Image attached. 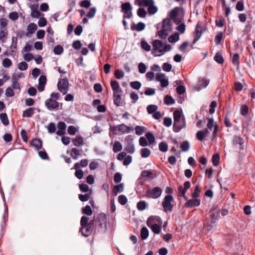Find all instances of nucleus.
<instances>
[{
	"label": "nucleus",
	"mask_w": 255,
	"mask_h": 255,
	"mask_svg": "<svg viewBox=\"0 0 255 255\" xmlns=\"http://www.w3.org/2000/svg\"><path fill=\"white\" fill-rule=\"evenodd\" d=\"M174 123L173 130L175 132H179L186 126L185 118L182 111L175 110L173 112Z\"/></svg>",
	"instance_id": "obj_1"
},
{
	"label": "nucleus",
	"mask_w": 255,
	"mask_h": 255,
	"mask_svg": "<svg viewBox=\"0 0 255 255\" xmlns=\"http://www.w3.org/2000/svg\"><path fill=\"white\" fill-rule=\"evenodd\" d=\"M60 98L59 93L52 92L49 98L45 101V106L49 111H57L62 109L63 104L59 103L57 100Z\"/></svg>",
	"instance_id": "obj_2"
},
{
	"label": "nucleus",
	"mask_w": 255,
	"mask_h": 255,
	"mask_svg": "<svg viewBox=\"0 0 255 255\" xmlns=\"http://www.w3.org/2000/svg\"><path fill=\"white\" fill-rule=\"evenodd\" d=\"M173 197L171 195H166L162 202V206L165 212H171L173 208V205L171 202L173 201Z\"/></svg>",
	"instance_id": "obj_3"
},
{
	"label": "nucleus",
	"mask_w": 255,
	"mask_h": 255,
	"mask_svg": "<svg viewBox=\"0 0 255 255\" xmlns=\"http://www.w3.org/2000/svg\"><path fill=\"white\" fill-rule=\"evenodd\" d=\"M162 192V190L159 187L148 188L146 191V196L152 199L158 198L161 196Z\"/></svg>",
	"instance_id": "obj_4"
},
{
	"label": "nucleus",
	"mask_w": 255,
	"mask_h": 255,
	"mask_svg": "<svg viewBox=\"0 0 255 255\" xmlns=\"http://www.w3.org/2000/svg\"><path fill=\"white\" fill-rule=\"evenodd\" d=\"M205 30V28H203L201 23L200 22H198L194 33V38L191 45L192 48H193V45L199 39Z\"/></svg>",
	"instance_id": "obj_5"
},
{
	"label": "nucleus",
	"mask_w": 255,
	"mask_h": 255,
	"mask_svg": "<svg viewBox=\"0 0 255 255\" xmlns=\"http://www.w3.org/2000/svg\"><path fill=\"white\" fill-rule=\"evenodd\" d=\"M69 85V83L67 78L61 79L57 84L58 90L63 95H65L68 91Z\"/></svg>",
	"instance_id": "obj_6"
},
{
	"label": "nucleus",
	"mask_w": 255,
	"mask_h": 255,
	"mask_svg": "<svg viewBox=\"0 0 255 255\" xmlns=\"http://www.w3.org/2000/svg\"><path fill=\"white\" fill-rule=\"evenodd\" d=\"M93 229L94 220H92L89 223L88 225L81 227L80 231L83 236L88 237L92 234Z\"/></svg>",
	"instance_id": "obj_7"
},
{
	"label": "nucleus",
	"mask_w": 255,
	"mask_h": 255,
	"mask_svg": "<svg viewBox=\"0 0 255 255\" xmlns=\"http://www.w3.org/2000/svg\"><path fill=\"white\" fill-rule=\"evenodd\" d=\"M111 130L115 134H121L128 130V127L125 125L111 127Z\"/></svg>",
	"instance_id": "obj_8"
},
{
	"label": "nucleus",
	"mask_w": 255,
	"mask_h": 255,
	"mask_svg": "<svg viewBox=\"0 0 255 255\" xmlns=\"http://www.w3.org/2000/svg\"><path fill=\"white\" fill-rule=\"evenodd\" d=\"M152 46L155 53L161 54L160 50L163 49L164 44L161 40L156 39L153 41Z\"/></svg>",
	"instance_id": "obj_9"
},
{
	"label": "nucleus",
	"mask_w": 255,
	"mask_h": 255,
	"mask_svg": "<svg viewBox=\"0 0 255 255\" xmlns=\"http://www.w3.org/2000/svg\"><path fill=\"white\" fill-rule=\"evenodd\" d=\"M96 223V227L102 229V225L105 224L107 222L106 216L104 213H100L98 215V217L95 220Z\"/></svg>",
	"instance_id": "obj_10"
},
{
	"label": "nucleus",
	"mask_w": 255,
	"mask_h": 255,
	"mask_svg": "<svg viewBox=\"0 0 255 255\" xmlns=\"http://www.w3.org/2000/svg\"><path fill=\"white\" fill-rule=\"evenodd\" d=\"M187 202L185 204V206L187 208H193L198 207L200 205V200L197 198H193L192 199L189 200L187 198Z\"/></svg>",
	"instance_id": "obj_11"
},
{
	"label": "nucleus",
	"mask_w": 255,
	"mask_h": 255,
	"mask_svg": "<svg viewBox=\"0 0 255 255\" xmlns=\"http://www.w3.org/2000/svg\"><path fill=\"white\" fill-rule=\"evenodd\" d=\"M141 176L144 178V180L149 181L153 179L156 177L155 174L152 173L149 170H143L141 173Z\"/></svg>",
	"instance_id": "obj_12"
},
{
	"label": "nucleus",
	"mask_w": 255,
	"mask_h": 255,
	"mask_svg": "<svg viewBox=\"0 0 255 255\" xmlns=\"http://www.w3.org/2000/svg\"><path fill=\"white\" fill-rule=\"evenodd\" d=\"M37 26L34 23H30L27 26V32L26 33V36L28 37H31V35L35 32L37 30Z\"/></svg>",
	"instance_id": "obj_13"
},
{
	"label": "nucleus",
	"mask_w": 255,
	"mask_h": 255,
	"mask_svg": "<svg viewBox=\"0 0 255 255\" xmlns=\"http://www.w3.org/2000/svg\"><path fill=\"white\" fill-rule=\"evenodd\" d=\"M38 90L42 92L44 90L45 85L46 82V77L44 75H41L40 76L39 80H38Z\"/></svg>",
	"instance_id": "obj_14"
},
{
	"label": "nucleus",
	"mask_w": 255,
	"mask_h": 255,
	"mask_svg": "<svg viewBox=\"0 0 255 255\" xmlns=\"http://www.w3.org/2000/svg\"><path fill=\"white\" fill-rule=\"evenodd\" d=\"M155 221L160 224H162V220L160 217L159 216H151L147 219L146 221L147 226H149L152 225V223Z\"/></svg>",
	"instance_id": "obj_15"
},
{
	"label": "nucleus",
	"mask_w": 255,
	"mask_h": 255,
	"mask_svg": "<svg viewBox=\"0 0 255 255\" xmlns=\"http://www.w3.org/2000/svg\"><path fill=\"white\" fill-rule=\"evenodd\" d=\"M209 133V132L207 129L199 130L196 133V137L198 140L203 141L207 134Z\"/></svg>",
	"instance_id": "obj_16"
},
{
	"label": "nucleus",
	"mask_w": 255,
	"mask_h": 255,
	"mask_svg": "<svg viewBox=\"0 0 255 255\" xmlns=\"http://www.w3.org/2000/svg\"><path fill=\"white\" fill-rule=\"evenodd\" d=\"M145 27V25L142 22H139L137 24L133 23L131 24L130 28L132 30H136L137 31H140L143 30Z\"/></svg>",
	"instance_id": "obj_17"
},
{
	"label": "nucleus",
	"mask_w": 255,
	"mask_h": 255,
	"mask_svg": "<svg viewBox=\"0 0 255 255\" xmlns=\"http://www.w3.org/2000/svg\"><path fill=\"white\" fill-rule=\"evenodd\" d=\"M89 161L87 159H83L79 162H77L74 164V168L78 169L84 168L87 166L88 165Z\"/></svg>",
	"instance_id": "obj_18"
},
{
	"label": "nucleus",
	"mask_w": 255,
	"mask_h": 255,
	"mask_svg": "<svg viewBox=\"0 0 255 255\" xmlns=\"http://www.w3.org/2000/svg\"><path fill=\"white\" fill-rule=\"evenodd\" d=\"M31 10V16L33 18H38L40 12L38 10V5H33L30 7Z\"/></svg>",
	"instance_id": "obj_19"
},
{
	"label": "nucleus",
	"mask_w": 255,
	"mask_h": 255,
	"mask_svg": "<svg viewBox=\"0 0 255 255\" xmlns=\"http://www.w3.org/2000/svg\"><path fill=\"white\" fill-rule=\"evenodd\" d=\"M111 86L114 91V93H120L121 91L120 90V86L118 81L112 80L111 81Z\"/></svg>",
	"instance_id": "obj_20"
},
{
	"label": "nucleus",
	"mask_w": 255,
	"mask_h": 255,
	"mask_svg": "<svg viewBox=\"0 0 255 255\" xmlns=\"http://www.w3.org/2000/svg\"><path fill=\"white\" fill-rule=\"evenodd\" d=\"M135 1L140 6H147L154 3L153 0H135Z\"/></svg>",
	"instance_id": "obj_21"
},
{
	"label": "nucleus",
	"mask_w": 255,
	"mask_h": 255,
	"mask_svg": "<svg viewBox=\"0 0 255 255\" xmlns=\"http://www.w3.org/2000/svg\"><path fill=\"white\" fill-rule=\"evenodd\" d=\"M35 108H29L27 110L24 111L22 114L23 117H31L34 113Z\"/></svg>",
	"instance_id": "obj_22"
},
{
	"label": "nucleus",
	"mask_w": 255,
	"mask_h": 255,
	"mask_svg": "<svg viewBox=\"0 0 255 255\" xmlns=\"http://www.w3.org/2000/svg\"><path fill=\"white\" fill-rule=\"evenodd\" d=\"M31 145L34 147L36 150H39L42 147V141L39 139L35 138L32 140Z\"/></svg>",
	"instance_id": "obj_23"
},
{
	"label": "nucleus",
	"mask_w": 255,
	"mask_h": 255,
	"mask_svg": "<svg viewBox=\"0 0 255 255\" xmlns=\"http://www.w3.org/2000/svg\"><path fill=\"white\" fill-rule=\"evenodd\" d=\"M148 227H149L152 231L155 234H159L161 232V225H159L157 224H153Z\"/></svg>",
	"instance_id": "obj_24"
},
{
	"label": "nucleus",
	"mask_w": 255,
	"mask_h": 255,
	"mask_svg": "<svg viewBox=\"0 0 255 255\" xmlns=\"http://www.w3.org/2000/svg\"><path fill=\"white\" fill-rule=\"evenodd\" d=\"M214 60L219 64H223L224 59L223 57L222 53L220 51L217 52L214 57Z\"/></svg>",
	"instance_id": "obj_25"
},
{
	"label": "nucleus",
	"mask_w": 255,
	"mask_h": 255,
	"mask_svg": "<svg viewBox=\"0 0 255 255\" xmlns=\"http://www.w3.org/2000/svg\"><path fill=\"white\" fill-rule=\"evenodd\" d=\"M149 235V231L147 228L143 227L140 231V237L142 240H144L147 238Z\"/></svg>",
	"instance_id": "obj_26"
},
{
	"label": "nucleus",
	"mask_w": 255,
	"mask_h": 255,
	"mask_svg": "<svg viewBox=\"0 0 255 255\" xmlns=\"http://www.w3.org/2000/svg\"><path fill=\"white\" fill-rule=\"evenodd\" d=\"M169 31L167 29L162 28L161 30L158 31V35L161 39H165L168 35Z\"/></svg>",
	"instance_id": "obj_27"
},
{
	"label": "nucleus",
	"mask_w": 255,
	"mask_h": 255,
	"mask_svg": "<svg viewBox=\"0 0 255 255\" xmlns=\"http://www.w3.org/2000/svg\"><path fill=\"white\" fill-rule=\"evenodd\" d=\"M7 35L8 32L6 28L1 29L0 31V40L2 42H5Z\"/></svg>",
	"instance_id": "obj_28"
},
{
	"label": "nucleus",
	"mask_w": 255,
	"mask_h": 255,
	"mask_svg": "<svg viewBox=\"0 0 255 255\" xmlns=\"http://www.w3.org/2000/svg\"><path fill=\"white\" fill-rule=\"evenodd\" d=\"M73 144L77 146H79L83 144V139L81 136H76L72 139Z\"/></svg>",
	"instance_id": "obj_29"
},
{
	"label": "nucleus",
	"mask_w": 255,
	"mask_h": 255,
	"mask_svg": "<svg viewBox=\"0 0 255 255\" xmlns=\"http://www.w3.org/2000/svg\"><path fill=\"white\" fill-rule=\"evenodd\" d=\"M127 153L126 152H122L118 155V159L119 160H124V164L126 166L128 165V157H126Z\"/></svg>",
	"instance_id": "obj_30"
},
{
	"label": "nucleus",
	"mask_w": 255,
	"mask_h": 255,
	"mask_svg": "<svg viewBox=\"0 0 255 255\" xmlns=\"http://www.w3.org/2000/svg\"><path fill=\"white\" fill-rule=\"evenodd\" d=\"M179 39V34L178 32H175L173 34L169 36L168 38V41L170 43H175L177 42Z\"/></svg>",
	"instance_id": "obj_31"
},
{
	"label": "nucleus",
	"mask_w": 255,
	"mask_h": 255,
	"mask_svg": "<svg viewBox=\"0 0 255 255\" xmlns=\"http://www.w3.org/2000/svg\"><path fill=\"white\" fill-rule=\"evenodd\" d=\"M244 143V139L241 136L238 135H235L233 138V144L236 145L237 144H240L242 145Z\"/></svg>",
	"instance_id": "obj_32"
},
{
	"label": "nucleus",
	"mask_w": 255,
	"mask_h": 255,
	"mask_svg": "<svg viewBox=\"0 0 255 255\" xmlns=\"http://www.w3.org/2000/svg\"><path fill=\"white\" fill-rule=\"evenodd\" d=\"M124 190L123 184L121 183L118 185L115 186L113 189L114 194L116 196L118 193L122 192Z\"/></svg>",
	"instance_id": "obj_33"
},
{
	"label": "nucleus",
	"mask_w": 255,
	"mask_h": 255,
	"mask_svg": "<svg viewBox=\"0 0 255 255\" xmlns=\"http://www.w3.org/2000/svg\"><path fill=\"white\" fill-rule=\"evenodd\" d=\"M211 220L210 223L214 224L216 223V221L218 220L220 218V210H219L216 212L212 214L211 215Z\"/></svg>",
	"instance_id": "obj_34"
},
{
	"label": "nucleus",
	"mask_w": 255,
	"mask_h": 255,
	"mask_svg": "<svg viewBox=\"0 0 255 255\" xmlns=\"http://www.w3.org/2000/svg\"><path fill=\"white\" fill-rule=\"evenodd\" d=\"M209 83V80L202 79L199 80L198 86L200 89L205 88L208 85Z\"/></svg>",
	"instance_id": "obj_35"
},
{
	"label": "nucleus",
	"mask_w": 255,
	"mask_h": 255,
	"mask_svg": "<svg viewBox=\"0 0 255 255\" xmlns=\"http://www.w3.org/2000/svg\"><path fill=\"white\" fill-rule=\"evenodd\" d=\"M134 129L135 133L138 135H140L146 131V128L144 127L136 126Z\"/></svg>",
	"instance_id": "obj_36"
},
{
	"label": "nucleus",
	"mask_w": 255,
	"mask_h": 255,
	"mask_svg": "<svg viewBox=\"0 0 255 255\" xmlns=\"http://www.w3.org/2000/svg\"><path fill=\"white\" fill-rule=\"evenodd\" d=\"M164 102L167 105H172L175 103L174 99L171 96L168 95L164 97Z\"/></svg>",
	"instance_id": "obj_37"
},
{
	"label": "nucleus",
	"mask_w": 255,
	"mask_h": 255,
	"mask_svg": "<svg viewBox=\"0 0 255 255\" xmlns=\"http://www.w3.org/2000/svg\"><path fill=\"white\" fill-rule=\"evenodd\" d=\"M151 151L147 148H142L140 150V155L142 158H147L150 154Z\"/></svg>",
	"instance_id": "obj_38"
},
{
	"label": "nucleus",
	"mask_w": 255,
	"mask_h": 255,
	"mask_svg": "<svg viewBox=\"0 0 255 255\" xmlns=\"http://www.w3.org/2000/svg\"><path fill=\"white\" fill-rule=\"evenodd\" d=\"M147 6V11L149 14H154L157 12V7L154 5V3L149 4Z\"/></svg>",
	"instance_id": "obj_39"
},
{
	"label": "nucleus",
	"mask_w": 255,
	"mask_h": 255,
	"mask_svg": "<svg viewBox=\"0 0 255 255\" xmlns=\"http://www.w3.org/2000/svg\"><path fill=\"white\" fill-rule=\"evenodd\" d=\"M114 103L118 106L122 104V99L120 93H114Z\"/></svg>",
	"instance_id": "obj_40"
},
{
	"label": "nucleus",
	"mask_w": 255,
	"mask_h": 255,
	"mask_svg": "<svg viewBox=\"0 0 255 255\" xmlns=\"http://www.w3.org/2000/svg\"><path fill=\"white\" fill-rule=\"evenodd\" d=\"M145 136L147 141L149 144H152L155 141V137L153 133L151 132H147L145 134Z\"/></svg>",
	"instance_id": "obj_41"
},
{
	"label": "nucleus",
	"mask_w": 255,
	"mask_h": 255,
	"mask_svg": "<svg viewBox=\"0 0 255 255\" xmlns=\"http://www.w3.org/2000/svg\"><path fill=\"white\" fill-rule=\"evenodd\" d=\"M92 192V190H90L89 193H86L85 194H79V199L82 202H85L88 201L90 199V194Z\"/></svg>",
	"instance_id": "obj_42"
},
{
	"label": "nucleus",
	"mask_w": 255,
	"mask_h": 255,
	"mask_svg": "<svg viewBox=\"0 0 255 255\" xmlns=\"http://www.w3.org/2000/svg\"><path fill=\"white\" fill-rule=\"evenodd\" d=\"M0 119L4 125L7 126L9 124V121L5 113H2L0 115Z\"/></svg>",
	"instance_id": "obj_43"
},
{
	"label": "nucleus",
	"mask_w": 255,
	"mask_h": 255,
	"mask_svg": "<svg viewBox=\"0 0 255 255\" xmlns=\"http://www.w3.org/2000/svg\"><path fill=\"white\" fill-rule=\"evenodd\" d=\"M171 20L168 18H165L162 21V28H165L166 27H169V31L171 30Z\"/></svg>",
	"instance_id": "obj_44"
},
{
	"label": "nucleus",
	"mask_w": 255,
	"mask_h": 255,
	"mask_svg": "<svg viewBox=\"0 0 255 255\" xmlns=\"http://www.w3.org/2000/svg\"><path fill=\"white\" fill-rule=\"evenodd\" d=\"M157 106L155 105H150L146 108L147 112L149 114H152L157 111Z\"/></svg>",
	"instance_id": "obj_45"
},
{
	"label": "nucleus",
	"mask_w": 255,
	"mask_h": 255,
	"mask_svg": "<svg viewBox=\"0 0 255 255\" xmlns=\"http://www.w3.org/2000/svg\"><path fill=\"white\" fill-rule=\"evenodd\" d=\"M147 207V204L145 201H140L137 204V208L139 211H143Z\"/></svg>",
	"instance_id": "obj_46"
},
{
	"label": "nucleus",
	"mask_w": 255,
	"mask_h": 255,
	"mask_svg": "<svg viewBox=\"0 0 255 255\" xmlns=\"http://www.w3.org/2000/svg\"><path fill=\"white\" fill-rule=\"evenodd\" d=\"M180 147L183 151H187L190 148V143L188 141L185 140L182 142Z\"/></svg>",
	"instance_id": "obj_47"
},
{
	"label": "nucleus",
	"mask_w": 255,
	"mask_h": 255,
	"mask_svg": "<svg viewBox=\"0 0 255 255\" xmlns=\"http://www.w3.org/2000/svg\"><path fill=\"white\" fill-rule=\"evenodd\" d=\"M212 161L214 166H216L219 164L220 161V155L218 153L213 154L212 158Z\"/></svg>",
	"instance_id": "obj_48"
},
{
	"label": "nucleus",
	"mask_w": 255,
	"mask_h": 255,
	"mask_svg": "<svg viewBox=\"0 0 255 255\" xmlns=\"http://www.w3.org/2000/svg\"><path fill=\"white\" fill-rule=\"evenodd\" d=\"M80 151L78 149L76 148H72L70 155L73 159H77L78 156L80 155Z\"/></svg>",
	"instance_id": "obj_49"
},
{
	"label": "nucleus",
	"mask_w": 255,
	"mask_h": 255,
	"mask_svg": "<svg viewBox=\"0 0 255 255\" xmlns=\"http://www.w3.org/2000/svg\"><path fill=\"white\" fill-rule=\"evenodd\" d=\"M130 86L132 89L138 90L140 88L141 84L140 82L136 81L130 82Z\"/></svg>",
	"instance_id": "obj_50"
},
{
	"label": "nucleus",
	"mask_w": 255,
	"mask_h": 255,
	"mask_svg": "<svg viewBox=\"0 0 255 255\" xmlns=\"http://www.w3.org/2000/svg\"><path fill=\"white\" fill-rule=\"evenodd\" d=\"M201 189L199 185H196L193 192L192 193V198H197L199 196Z\"/></svg>",
	"instance_id": "obj_51"
},
{
	"label": "nucleus",
	"mask_w": 255,
	"mask_h": 255,
	"mask_svg": "<svg viewBox=\"0 0 255 255\" xmlns=\"http://www.w3.org/2000/svg\"><path fill=\"white\" fill-rule=\"evenodd\" d=\"M171 48V46L169 44L164 45L163 49L160 50V51L161 52V54L155 53L154 56H160L163 54H164L165 52L169 51Z\"/></svg>",
	"instance_id": "obj_52"
},
{
	"label": "nucleus",
	"mask_w": 255,
	"mask_h": 255,
	"mask_svg": "<svg viewBox=\"0 0 255 255\" xmlns=\"http://www.w3.org/2000/svg\"><path fill=\"white\" fill-rule=\"evenodd\" d=\"M159 150L163 152H165L168 150V144L166 142L162 141L159 144Z\"/></svg>",
	"instance_id": "obj_53"
},
{
	"label": "nucleus",
	"mask_w": 255,
	"mask_h": 255,
	"mask_svg": "<svg viewBox=\"0 0 255 255\" xmlns=\"http://www.w3.org/2000/svg\"><path fill=\"white\" fill-rule=\"evenodd\" d=\"M240 55L238 53H235L232 59V63L234 65H236L238 67L239 66L240 61H239Z\"/></svg>",
	"instance_id": "obj_54"
},
{
	"label": "nucleus",
	"mask_w": 255,
	"mask_h": 255,
	"mask_svg": "<svg viewBox=\"0 0 255 255\" xmlns=\"http://www.w3.org/2000/svg\"><path fill=\"white\" fill-rule=\"evenodd\" d=\"M122 149V146L119 141H116L113 145V150L115 152H118L121 151Z\"/></svg>",
	"instance_id": "obj_55"
},
{
	"label": "nucleus",
	"mask_w": 255,
	"mask_h": 255,
	"mask_svg": "<svg viewBox=\"0 0 255 255\" xmlns=\"http://www.w3.org/2000/svg\"><path fill=\"white\" fill-rule=\"evenodd\" d=\"M141 46L142 49H143L146 51H149L151 49L150 45L145 40L141 41Z\"/></svg>",
	"instance_id": "obj_56"
},
{
	"label": "nucleus",
	"mask_w": 255,
	"mask_h": 255,
	"mask_svg": "<svg viewBox=\"0 0 255 255\" xmlns=\"http://www.w3.org/2000/svg\"><path fill=\"white\" fill-rule=\"evenodd\" d=\"M82 212L88 216L91 215L93 213L91 208L89 205H87L84 208H83Z\"/></svg>",
	"instance_id": "obj_57"
},
{
	"label": "nucleus",
	"mask_w": 255,
	"mask_h": 255,
	"mask_svg": "<svg viewBox=\"0 0 255 255\" xmlns=\"http://www.w3.org/2000/svg\"><path fill=\"white\" fill-rule=\"evenodd\" d=\"M137 14L139 17L144 18L145 17L147 12L143 8L140 7L137 10Z\"/></svg>",
	"instance_id": "obj_58"
},
{
	"label": "nucleus",
	"mask_w": 255,
	"mask_h": 255,
	"mask_svg": "<svg viewBox=\"0 0 255 255\" xmlns=\"http://www.w3.org/2000/svg\"><path fill=\"white\" fill-rule=\"evenodd\" d=\"M89 218L86 216H82L81 221H80V224L81 226L82 227H85V226H87L89 224L88 221H89Z\"/></svg>",
	"instance_id": "obj_59"
},
{
	"label": "nucleus",
	"mask_w": 255,
	"mask_h": 255,
	"mask_svg": "<svg viewBox=\"0 0 255 255\" xmlns=\"http://www.w3.org/2000/svg\"><path fill=\"white\" fill-rule=\"evenodd\" d=\"M178 15V7H176L175 8L172 9L170 12V17L171 19H174L177 18V16Z\"/></svg>",
	"instance_id": "obj_60"
},
{
	"label": "nucleus",
	"mask_w": 255,
	"mask_h": 255,
	"mask_svg": "<svg viewBox=\"0 0 255 255\" xmlns=\"http://www.w3.org/2000/svg\"><path fill=\"white\" fill-rule=\"evenodd\" d=\"M236 8L237 10L242 11L244 9V1L243 0L238 1L237 2L236 5Z\"/></svg>",
	"instance_id": "obj_61"
},
{
	"label": "nucleus",
	"mask_w": 255,
	"mask_h": 255,
	"mask_svg": "<svg viewBox=\"0 0 255 255\" xmlns=\"http://www.w3.org/2000/svg\"><path fill=\"white\" fill-rule=\"evenodd\" d=\"M48 132L50 133H54L56 130L55 125L53 123H50L47 127Z\"/></svg>",
	"instance_id": "obj_62"
},
{
	"label": "nucleus",
	"mask_w": 255,
	"mask_h": 255,
	"mask_svg": "<svg viewBox=\"0 0 255 255\" xmlns=\"http://www.w3.org/2000/svg\"><path fill=\"white\" fill-rule=\"evenodd\" d=\"M186 25L184 23H181L176 27V29L180 33L183 34L185 32Z\"/></svg>",
	"instance_id": "obj_63"
},
{
	"label": "nucleus",
	"mask_w": 255,
	"mask_h": 255,
	"mask_svg": "<svg viewBox=\"0 0 255 255\" xmlns=\"http://www.w3.org/2000/svg\"><path fill=\"white\" fill-rule=\"evenodd\" d=\"M63 51V48L61 45L56 46L53 50V52L56 55H60Z\"/></svg>",
	"instance_id": "obj_64"
}]
</instances>
